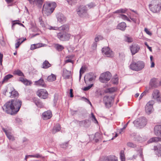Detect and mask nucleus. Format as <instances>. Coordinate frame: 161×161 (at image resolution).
<instances>
[{
    "instance_id": "1",
    "label": "nucleus",
    "mask_w": 161,
    "mask_h": 161,
    "mask_svg": "<svg viewBox=\"0 0 161 161\" xmlns=\"http://www.w3.org/2000/svg\"><path fill=\"white\" fill-rule=\"evenodd\" d=\"M22 101L18 99L11 100L2 107L3 110L8 114L13 115L19 110L22 105Z\"/></svg>"
},
{
    "instance_id": "2",
    "label": "nucleus",
    "mask_w": 161,
    "mask_h": 161,
    "mask_svg": "<svg viewBox=\"0 0 161 161\" xmlns=\"http://www.w3.org/2000/svg\"><path fill=\"white\" fill-rule=\"evenodd\" d=\"M56 5L55 2L45 3L43 6V13L47 16L50 15L53 12Z\"/></svg>"
},
{
    "instance_id": "3",
    "label": "nucleus",
    "mask_w": 161,
    "mask_h": 161,
    "mask_svg": "<svg viewBox=\"0 0 161 161\" xmlns=\"http://www.w3.org/2000/svg\"><path fill=\"white\" fill-rule=\"evenodd\" d=\"M145 66L144 63L142 61L132 62L130 65V68L134 71H139L142 70Z\"/></svg>"
},
{
    "instance_id": "4",
    "label": "nucleus",
    "mask_w": 161,
    "mask_h": 161,
    "mask_svg": "<svg viewBox=\"0 0 161 161\" xmlns=\"http://www.w3.org/2000/svg\"><path fill=\"white\" fill-rule=\"evenodd\" d=\"M71 36V35L66 32H60L57 35L58 38L62 41H69Z\"/></svg>"
},
{
    "instance_id": "5",
    "label": "nucleus",
    "mask_w": 161,
    "mask_h": 161,
    "mask_svg": "<svg viewBox=\"0 0 161 161\" xmlns=\"http://www.w3.org/2000/svg\"><path fill=\"white\" fill-rule=\"evenodd\" d=\"M112 77L110 73L108 71L102 74L100 77V81L103 83H106Z\"/></svg>"
},
{
    "instance_id": "6",
    "label": "nucleus",
    "mask_w": 161,
    "mask_h": 161,
    "mask_svg": "<svg viewBox=\"0 0 161 161\" xmlns=\"http://www.w3.org/2000/svg\"><path fill=\"white\" fill-rule=\"evenodd\" d=\"M154 103V101L151 100L146 104L145 106V111L147 114H150L153 111V105Z\"/></svg>"
},
{
    "instance_id": "7",
    "label": "nucleus",
    "mask_w": 161,
    "mask_h": 161,
    "mask_svg": "<svg viewBox=\"0 0 161 161\" xmlns=\"http://www.w3.org/2000/svg\"><path fill=\"white\" fill-rule=\"evenodd\" d=\"M149 7L150 10L153 13H157L159 12L161 9V3L159 2H156L154 4L149 5Z\"/></svg>"
},
{
    "instance_id": "8",
    "label": "nucleus",
    "mask_w": 161,
    "mask_h": 161,
    "mask_svg": "<svg viewBox=\"0 0 161 161\" xmlns=\"http://www.w3.org/2000/svg\"><path fill=\"white\" fill-rule=\"evenodd\" d=\"M133 123L136 126H139L140 128L146 125V118L145 117H143L135 120L133 122Z\"/></svg>"
},
{
    "instance_id": "9",
    "label": "nucleus",
    "mask_w": 161,
    "mask_h": 161,
    "mask_svg": "<svg viewBox=\"0 0 161 161\" xmlns=\"http://www.w3.org/2000/svg\"><path fill=\"white\" fill-rule=\"evenodd\" d=\"M113 98L112 97H109L108 96H105L103 99V101L105 106L107 108L110 107L112 105V100H113Z\"/></svg>"
},
{
    "instance_id": "10",
    "label": "nucleus",
    "mask_w": 161,
    "mask_h": 161,
    "mask_svg": "<svg viewBox=\"0 0 161 161\" xmlns=\"http://www.w3.org/2000/svg\"><path fill=\"white\" fill-rule=\"evenodd\" d=\"M102 51L103 53L107 57H112L114 56L113 52L108 47H103Z\"/></svg>"
},
{
    "instance_id": "11",
    "label": "nucleus",
    "mask_w": 161,
    "mask_h": 161,
    "mask_svg": "<svg viewBox=\"0 0 161 161\" xmlns=\"http://www.w3.org/2000/svg\"><path fill=\"white\" fill-rule=\"evenodd\" d=\"M37 94L38 96L42 98L45 99L48 97L47 92L45 89H41L38 91Z\"/></svg>"
},
{
    "instance_id": "12",
    "label": "nucleus",
    "mask_w": 161,
    "mask_h": 161,
    "mask_svg": "<svg viewBox=\"0 0 161 161\" xmlns=\"http://www.w3.org/2000/svg\"><path fill=\"white\" fill-rule=\"evenodd\" d=\"M77 14L81 17L87 12V8L86 6L81 5L76 10Z\"/></svg>"
},
{
    "instance_id": "13",
    "label": "nucleus",
    "mask_w": 161,
    "mask_h": 161,
    "mask_svg": "<svg viewBox=\"0 0 161 161\" xmlns=\"http://www.w3.org/2000/svg\"><path fill=\"white\" fill-rule=\"evenodd\" d=\"M140 48V47L136 44H133L130 46V50L132 55H134L138 52Z\"/></svg>"
},
{
    "instance_id": "14",
    "label": "nucleus",
    "mask_w": 161,
    "mask_h": 161,
    "mask_svg": "<svg viewBox=\"0 0 161 161\" xmlns=\"http://www.w3.org/2000/svg\"><path fill=\"white\" fill-rule=\"evenodd\" d=\"M96 78V76L93 73H90L87 74L85 77V81L86 82V80H88L89 81H91L94 80H95Z\"/></svg>"
},
{
    "instance_id": "15",
    "label": "nucleus",
    "mask_w": 161,
    "mask_h": 161,
    "mask_svg": "<svg viewBox=\"0 0 161 161\" xmlns=\"http://www.w3.org/2000/svg\"><path fill=\"white\" fill-rule=\"evenodd\" d=\"M153 97L154 99H156L158 101L160 102L161 100V97H160V93L157 90H154L152 94Z\"/></svg>"
},
{
    "instance_id": "16",
    "label": "nucleus",
    "mask_w": 161,
    "mask_h": 161,
    "mask_svg": "<svg viewBox=\"0 0 161 161\" xmlns=\"http://www.w3.org/2000/svg\"><path fill=\"white\" fill-rule=\"evenodd\" d=\"M154 150L155 154L158 157H161V145L158 144L154 146Z\"/></svg>"
},
{
    "instance_id": "17",
    "label": "nucleus",
    "mask_w": 161,
    "mask_h": 161,
    "mask_svg": "<svg viewBox=\"0 0 161 161\" xmlns=\"http://www.w3.org/2000/svg\"><path fill=\"white\" fill-rule=\"evenodd\" d=\"M154 132L156 136L161 137V125L155 126L154 128Z\"/></svg>"
},
{
    "instance_id": "18",
    "label": "nucleus",
    "mask_w": 161,
    "mask_h": 161,
    "mask_svg": "<svg viewBox=\"0 0 161 161\" xmlns=\"http://www.w3.org/2000/svg\"><path fill=\"white\" fill-rule=\"evenodd\" d=\"M30 3L34 5L37 6L39 7H41L43 3V0H28Z\"/></svg>"
},
{
    "instance_id": "19",
    "label": "nucleus",
    "mask_w": 161,
    "mask_h": 161,
    "mask_svg": "<svg viewBox=\"0 0 161 161\" xmlns=\"http://www.w3.org/2000/svg\"><path fill=\"white\" fill-rule=\"evenodd\" d=\"M57 17L58 21L61 23H64L66 21L65 17L61 14H58L57 15Z\"/></svg>"
},
{
    "instance_id": "20",
    "label": "nucleus",
    "mask_w": 161,
    "mask_h": 161,
    "mask_svg": "<svg viewBox=\"0 0 161 161\" xmlns=\"http://www.w3.org/2000/svg\"><path fill=\"white\" fill-rule=\"evenodd\" d=\"M43 119L44 120L50 119L52 117V113L50 111L44 112L42 114Z\"/></svg>"
},
{
    "instance_id": "21",
    "label": "nucleus",
    "mask_w": 161,
    "mask_h": 161,
    "mask_svg": "<svg viewBox=\"0 0 161 161\" xmlns=\"http://www.w3.org/2000/svg\"><path fill=\"white\" fill-rule=\"evenodd\" d=\"M69 27L68 24H64L58 27V30L60 32L68 31L69 30Z\"/></svg>"
},
{
    "instance_id": "22",
    "label": "nucleus",
    "mask_w": 161,
    "mask_h": 161,
    "mask_svg": "<svg viewBox=\"0 0 161 161\" xmlns=\"http://www.w3.org/2000/svg\"><path fill=\"white\" fill-rule=\"evenodd\" d=\"M35 84L37 86H41L44 87H45L46 86L43 79L42 78H40L38 80L35 81Z\"/></svg>"
},
{
    "instance_id": "23",
    "label": "nucleus",
    "mask_w": 161,
    "mask_h": 161,
    "mask_svg": "<svg viewBox=\"0 0 161 161\" xmlns=\"http://www.w3.org/2000/svg\"><path fill=\"white\" fill-rule=\"evenodd\" d=\"M62 76L64 79H68L70 77V72L66 69H63Z\"/></svg>"
},
{
    "instance_id": "24",
    "label": "nucleus",
    "mask_w": 161,
    "mask_h": 161,
    "mask_svg": "<svg viewBox=\"0 0 161 161\" xmlns=\"http://www.w3.org/2000/svg\"><path fill=\"white\" fill-rule=\"evenodd\" d=\"M61 129L60 125L58 124L55 125L52 130V133L53 134H55L56 133L59 131Z\"/></svg>"
},
{
    "instance_id": "25",
    "label": "nucleus",
    "mask_w": 161,
    "mask_h": 161,
    "mask_svg": "<svg viewBox=\"0 0 161 161\" xmlns=\"http://www.w3.org/2000/svg\"><path fill=\"white\" fill-rule=\"evenodd\" d=\"M36 105L38 107L42 108L43 107V103L40 101L39 99L34 98L33 99Z\"/></svg>"
},
{
    "instance_id": "26",
    "label": "nucleus",
    "mask_w": 161,
    "mask_h": 161,
    "mask_svg": "<svg viewBox=\"0 0 161 161\" xmlns=\"http://www.w3.org/2000/svg\"><path fill=\"white\" fill-rule=\"evenodd\" d=\"M19 80L23 82L25 85L27 86L30 85L32 82L31 81L23 78L20 77L19 79Z\"/></svg>"
},
{
    "instance_id": "27",
    "label": "nucleus",
    "mask_w": 161,
    "mask_h": 161,
    "mask_svg": "<svg viewBox=\"0 0 161 161\" xmlns=\"http://www.w3.org/2000/svg\"><path fill=\"white\" fill-rule=\"evenodd\" d=\"M126 25L125 22H122L119 24L117 26V28L122 31H124L125 29Z\"/></svg>"
},
{
    "instance_id": "28",
    "label": "nucleus",
    "mask_w": 161,
    "mask_h": 161,
    "mask_svg": "<svg viewBox=\"0 0 161 161\" xmlns=\"http://www.w3.org/2000/svg\"><path fill=\"white\" fill-rule=\"evenodd\" d=\"M2 129L5 133L7 137L9 139L12 140V141L14 140V137L11 135V133H10L8 132L6 130H5V129L3 128H2Z\"/></svg>"
},
{
    "instance_id": "29",
    "label": "nucleus",
    "mask_w": 161,
    "mask_h": 161,
    "mask_svg": "<svg viewBox=\"0 0 161 161\" xmlns=\"http://www.w3.org/2000/svg\"><path fill=\"white\" fill-rule=\"evenodd\" d=\"M42 46H43V44L42 43L32 44L31 45V50H33L36 48L40 47Z\"/></svg>"
},
{
    "instance_id": "30",
    "label": "nucleus",
    "mask_w": 161,
    "mask_h": 161,
    "mask_svg": "<svg viewBox=\"0 0 161 161\" xmlns=\"http://www.w3.org/2000/svg\"><path fill=\"white\" fill-rule=\"evenodd\" d=\"M54 47L58 52L61 51L64 48V47L62 45L58 44H55Z\"/></svg>"
},
{
    "instance_id": "31",
    "label": "nucleus",
    "mask_w": 161,
    "mask_h": 161,
    "mask_svg": "<svg viewBox=\"0 0 161 161\" xmlns=\"http://www.w3.org/2000/svg\"><path fill=\"white\" fill-rule=\"evenodd\" d=\"M51 66V64L49 63L48 61L46 60L42 64V68L43 69H47Z\"/></svg>"
},
{
    "instance_id": "32",
    "label": "nucleus",
    "mask_w": 161,
    "mask_h": 161,
    "mask_svg": "<svg viewBox=\"0 0 161 161\" xmlns=\"http://www.w3.org/2000/svg\"><path fill=\"white\" fill-rule=\"evenodd\" d=\"M10 94V97L11 98L15 97L18 96V92L13 89V90L11 92H9Z\"/></svg>"
},
{
    "instance_id": "33",
    "label": "nucleus",
    "mask_w": 161,
    "mask_h": 161,
    "mask_svg": "<svg viewBox=\"0 0 161 161\" xmlns=\"http://www.w3.org/2000/svg\"><path fill=\"white\" fill-rule=\"evenodd\" d=\"M156 79L153 78L151 80L150 82V86L152 88L156 87H157V84L156 82Z\"/></svg>"
},
{
    "instance_id": "34",
    "label": "nucleus",
    "mask_w": 161,
    "mask_h": 161,
    "mask_svg": "<svg viewBox=\"0 0 161 161\" xmlns=\"http://www.w3.org/2000/svg\"><path fill=\"white\" fill-rule=\"evenodd\" d=\"M56 79V76L55 75L51 74L49 75L47 78V80L48 81H52L55 80Z\"/></svg>"
},
{
    "instance_id": "35",
    "label": "nucleus",
    "mask_w": 161,
    "mask_h": 161,
    "mask_svg": "<svg viewBox=\"0 0 161 161\" xmlns=\"http://www.w3.org/2000/svg\"><path fill=\"white\" fill-rule=\"evenodd\" d=\"M108 161H118L117 158L114 155L108 156Z\"/></svg>"
},
{
    "instance_id": "36",
    "label": "nucleus",
    "mask_w": 161,
    "mask_h": 161,
    "mask_svg": "<svg viewBox=\"0 0 161 161\" xmlns=\"http://www.w3.org/2000/svg\"><path fill=\"white\" fill-rule=\"evenodd\" d=\"M161 138L158 137H154L151 138L148 141L149 143L157 142L161 140Z\"/></svg>"
},
{
    "instance_id": "37",
    "label": "nucleus",
    "mask_w": 161,
    "mask_h": 161,
    "mask_svg": "<svg viewBox=\"0 0 161 161\" xmlns=\"http://www.w3.org/2000/svg\"><path fill=\"white\" fill-rule=\"evenodd\" d=\"M87 68L85 66H82L80 70V79L81 78L82 74H83Z\"/></svg>"
},
{
    "instance_id": "38",
    "label": "nucleus",
    "mask_w": 161,
    "mask_h": 161,
    "mask_svg": "<svg viewBox=\"0 0 161 161\" xmlns=\"http://www.w3.org/2000/svg\"><path fill=\"white\" fill-rule=\"evenodd\" d=\"M116 88L115 87H111L107 88L105 90V93H112L115 91Z\"/></svg>"
},
{
    "instance_id": "39",
    "label": "nucleus",
    "mask_w": 161,
    "mask_h": 161,
    "mask_svg": "<svg viewBox=\"0 0 161 161\" xmlns=\"http://www.w3.org/2000/svg\"><path fill=\"white\" fill-rule=\"evenodd\" d=\"M13 77V75H12L8 74L6 75L3 79V81H2L3 83L4 82L7 81V80L10 78H12Z\"/></svg>"
},
{
    "instance_id": "40",
    "label": "nucleus",
    "mask_w": 161,
    "mask_h": 161,
    "mask_svg": "<svg viewBox=\"0 0 161 161\" xmlns=\"http://www.w3.org/2000/svg\"><path fill=\"white\" fill-rule=\"evenodd\" d=\"M124 40L125 42L129 43L133 41L131 37H129L128 36H125Z\"/></svg>"
},
{
    "instance_id": "41",
    "label": "nucleus",
    "mask_w": 161,
    "mask_h": 161,
    "mask_svg": "<svg viewBox=\"0 0 161 161\" xmlns=\"http://www.w3.org/2000/svg\"><path fill=\"white\" fill-rule=\"evenodd\" d=\"M14 74L19 76H24L23 73L19 69H18L14 71Z\"/></svg>"
},
{
    "instance_id": "42",
    "label": "nucleus",
    "mask_w": 161,
    "mask_h": 161,
    "mask_svg": "<svg viewBox=\"0 0 161 161\" xmlns=\"http://www.w3.org/2000/svg\"><path fill=\"white\" fill-rule=\"evenodd\" d=\"M124 152L121 150L120 153V157L121 161H125V158L124 154Z\"/></svg>"
},
{
    "instance_id": "43",
    "label": "nucleus",
    "mask_w": 161,
    "mask_h": 161,
    "mask_svg": "<svg viewBox=\"0 0 161 161\" xmlns=\"http://www.w3.org/2000/svg\"><path fill=\"white\" fill-rule=\"evenodd\" d=\"M91 119L92 121L94 122L95 123L97 124L98 123V121L96 119L95 115L92 113L91 114Z\"/></svg>"
},
{
    "instance_id": "44",
    "label": "nucleus",
    "mask_w": 161,
    "mask_h": 161,
    "mask_svg": "<svg viewBox=\"0 0 161 161\" xmlns=\"http://www.w3.org/2000/svg\"><path fill=\"white\" fill-rule=\"evenodd\" d=\"M127 10V9L126 8L123 9L121 8L119 10H118L115 12V13H125L126 11Z\"/></svg>"
},
{
    "instance_id": "45",
    "label": "nucleus",
    "mask_w": 161,
    "mask_h": 161,
    "mask_svg": "<svg viewBox=\"0 0 161 161\" xmlns=\"http://www.w3.org/2000/svg\"><path fill=\"white\" fill-rule=\"evenodd\" d=\"M26 40V39L25 38L24 39L21 41H17V42L15 44V48H18L19 46V45L22 43L23 42Z\"/></svg>"
},
{
    "instance_id": "46",
    "label": "nucleus",
    "mask_w": 161,
    "mask_h": 161,
    "mask_svg": "<svg viewBox=\"0 0 161 161\" xmlns=\"http://www.w3.org/2000/svg\"><path fill=\"white\" fill-rule=\"evenodd\" d=\"M127 145L128 147L132 148H135L136 147V144L131 142H128L127 143Z\"/></svg>"
},
{
    "instance_id": "47",
    "label": "nucleus",
    "mask_w": 161,
    "mask_h": 161,
    "mask_svg": "<svg viewBox=\"0 0 161 161\" xmlns=\"http://www.w3.org/2000/svg\"><path fill=\"white\" fill-rule=\"evenodd\" d=\"M47 29H49L50 30H58V27H52L49 25H47Z\"/></svg>"
},
{
    "instance_id": "48",
    "label": "nucleus",
    "mask_w": 161,
    "mask_h": 161,
    "mask_svg": "<svg viewBox=\"0 0 161 161\" xmlns=\"http://www.w3.org/2000/svg\"><path fill=\"white\" fill-rule=\"evenodd\" d=\"M82 37V36L80 34H78L74 36V38L75 40L79 41Z\"/></svg>"
},
{
    "instance_id": "49",
    "label": "nucleus",
    "mask_w": 161,
    "mask_h": 161,
    "mask_svg": "<svg viewBox=\"0 0 161 161\" xmlns=\"http://www.w3.org/2000/svg\"><path fill=\"white\" fill-rule=\"evenodd\" d=\"M67 2L71 5L74 4L76 3V0H67Z\"/></svg>"
},
{
    "instance_id": "50",
    "label": "nucleus",
    "mask_w": 161,
    "mask_h": 161,
    "mask_svg": "<svg viewBox=\"0 0 161 161\" xmlns=\"http://www.w3.org/2000/svg\"><path fill=\"white\" fill-rule=\"evenodd\" d=\"M112 80L114 84H117L118 83V79L117 77H114L112 79Z\"/></svg>"
},
{
    "instance_id": "51",
    "label": "nucleus",
    "mask_w": 161,
    "mask_h": 161,
    "mask_svg": "<svg viewBox=\"0 0 161 161\" xmlns=\"http://www.w3.org/2000/svg\"><path fill=\"white\" fill-rule=\"evenodd\" d=\"M16 24H18V25H20L21 26H23V27H24V25L23 24H21V23H19V22H14V23H13L12 26V29H14V26L15 25H16Z\"/></svg>"
},
{
    "instance_id": "52",
    "label": "nucleus",
    "mask_w": 161,
    "mask_h": 161,
    "mask_svg": "<svg viewBox=\"0 0 161 161\" xmlns=\"http://www.w3.org/2000/svg\"><path fill=\"white\" fill-rule=\"evenodd\" d=\"M99 161H108V156H103L101 157Z\"/></svg>"
},
{
    "instance_id": "53",
    "label": "nucleus",
    "mask_w": 161,
    "mask_h": 161,
    "mask_svg": "<svg viewBox=\"0 0 161 161\" xmlns=\"http://www.w3.org/2000/svg\"><path fill=\"white\" fill-rule=\"evenodd\" d=\"M93 86V84H91L88 86L84 88L83 90L85 91H87L90 89Z\"/></svg>"
},
{
    "instance_id": "54",
    "label": "nucleus",
    "mask_w": 161,
    "mask_h": 161,
    "mask_svg": "<svg viewBox=\"0 0 161 161\" xmlns=\"http://www.w3.org/2000/svg\"><path fill=\"white\" fill-rule=\"evenodd\" d=\"M87 123L86 120H83L81 121H79V124L80 125H85Z\"/></svg>"
},
{
    "instance_id": "55",
    "label": "nucleus",
    "mask_w": 161,
    "mask_h": 161,
    "mask_svg": "<svg viewBox=\"0 0 161 161\" xmlns=\"http://www.w3.org/2000/svg\"><path fill=\"white\" fill-rule=\"evenodd\" d=\"M40 23V24L42 27H45L46 28H47V25H45L43 22V21H41Z\"/></svg>"
},
{
    "instance_id": "56",
    "label": "nucleus",
    "mask_w": 161,
    "mask_h": 161,
    "mask_svg": "<svg viewBox=\"0 0 161 161\" xmlns=\"http://www.w3.org/2000/svg\"><path fill=\"white\" fill-rule=\"evenodd\" d=\"M68 142L63 143L61 145V147L63 148H66L68 146Z\"/></svg>"
},
{
    "instance_id": "57",
    "label": "nucleus",
    "mask_w": 161,
    "mask_h": 161,
    "mask_svg": "<svg viewBox=\"0 0 161 161\" xmlns=\"http://www.w3.org/2000/svg\"><path fill=\"white\" fill-rule=\"evenodd\" d=\"M119 17L124 19L125 20L126 19H127V17L125 15L120 14L119 15Z\"/></svg>"
},
{
    "instance_id": "58",
    "label": "nucleus",
    "mask_w": 161,
    "mask_h": 161,
    "mask_svg": "<svg viewBox=\"0 0 161 161\" xmlns=\"http://www.w3.org/2000/svg\"><path fill=\"white\" fill-rule=\"evenodd\" d=\"M97 43L96 42H93L92 45V49L93 50H95L96 49L97 47Z\"/></svg>"
},
{
    "instance_id": "59",
    "label": "nucleus",
    "mask_w": 161,
    "mask_h": 161,
    "mask_svg": "<svg viewBox=\"0 0 161 161\" xmlns=\"http://www.w3.org/2000/svg\"><path fill=\"white\" fill-rule=\"evenodd\" d=\"M145 45L147 46V48L149 49V51L150 52H152V49L151 47H149V45H148L147 42H145Z\"/></svg>"
},
{
    "instance_id": "60",
    "label": "nucleus",
    "mask_w": 161,
    "mask_h": 161,
    "mask_svg": "<svg viewBox=\"0 0 161 161\" xmlns=\"http://www.w3.org/2000/svg\"><path fill=\"white\" fill-rule=\"evenodd\" d=\"M88 6L89 8H91L94 7L95 6V5L94 3H92L88 4Z\"/></svg>"
},
{
    "instance_id": "61",
    "label": "nucleus",
    "mask_w": 161,
    "mask_h": 161,
    "mask_svg": "<svg viewBox=\"0 0 161 161\" xmlns=\"http://www.w3.org/2000/svg\"><path fill=\"white\" fill-rule=\"evenodd\" d=\"M3 54H0V65H2V62L3 61Z\"/></svg>"
},
{
    "instance_id": "62",
    "label": "nucleus",
    "mask_w": 161,
    "mask_h": 161,
    "mask_svg": "<svg viewBox=\"0 0 161 161\" xmlns=\"http://www.w3.org/2000/svg\"><path fill=\"white\" fill-rule=\"evenodd\" d=\"M145 32L149 35H151L152 34L149 31L147 28L145 29Z\"/></svg>"
},
{
    "instance_id": "63",
    "label": "nucleus",
    "mask_w": 161,
    "mask_h": 161,
    "mask_svg": "<svg viewBox=\"0 0 161 161\" xmlns=\"http://www.w3.org/2000/svg\"><path fill=\"white\" fill-rule=\"evenodd\" d=\"M34 158H41L42 157V155L39 154H37L35 155H34Z\"/></svg>"
},
{
    "instance_id": "64",
    "label": "nucleus",
    "mask_w": 161,
    "mask_h": 161,
    "mask_svg": "<svg viewBox=\"0 0 161 161\" xmlns=\"http://www.w3.org/2000/svg\"><path fill=\"white\" fill-rule=\"evenodd\" d=\"M126 125H124L123 127L120 130V131H119V133L121 134V132L123 131V130L125 129V128H126Z\"/></svg>"
}]
</instances>
